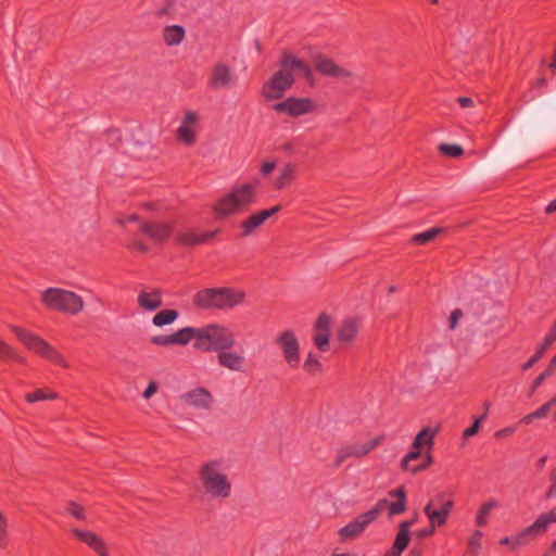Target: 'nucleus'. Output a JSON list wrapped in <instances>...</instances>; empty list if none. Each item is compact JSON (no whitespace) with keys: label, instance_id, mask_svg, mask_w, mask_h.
<instances>
[{"label":"nucleus","instance_id":"obj_55","mask_svg":"<svg viewBox=\"0 0 556 556\" xmlns=\"http://www.w3.org/2000/svg\"><path fill=\"white\" fill-rule=\"evenodd\" d=\"M458 102L463 108H469L473 105V100L468 97H460L458 98Z\"/></svg>","mask_w":556,"mask_h":556},{"label":"nucleus","instance_id":"obj_8","mask_svg":"<svg viewBox=\"0 0 556 556\" xmlns=\"http://www.w3.org/2000/svg\"><path fill=\"white\" fill-rule=\"evenodd\" d=\"M453 506V500L447 497L444 492H441L429 501L424 511L430 525L441 527L446 523Z\"/></svg>","mask_w":556,"mask_h":556},{"label":"nucleus","instance_id":"obj_17","mask_svg":"<svg viewBox=\"0 0 556 556\" xmlns=\"http://www.w3.org/2000/svg\"><path fill=\"white\" fill-rule=\"evenodd\" d=\"M218 364L231 371L243 372L247 367V358L242 353L223 348L217 354Z\"/></svg>","mask_w":556,"mask_h":556},{"label":"nucleus","instance_id":"obj_50","mask_svg":"<svg viewBox=\"0 0 556 556\" xmlns=\"http://www.w3.org/2000/svg\"><path fill=\"white\" fill-rule=\"evenodd\" d=\"M381 441H382V438H380V437L369 440L366 443V445L364 446V452H368V451L379 447Z\"/></svg>","mask_w":556,"mask_h":556},{"label":"nucleus","instance_id":"obj_28","mask_svg":"<svg viewBox=\"0 0 556 556\" xmlns=\"http://www.w3.org/2000/svg\"><path fill=\"white\" fill-rule=\"evenodd\" d=\"M185 38V29L179 25H170L164 28L163 39L167 46H178Z\"/></svg>","mask_w":556,"mask_h":556},{"label":"nucleus","instance_id":"obj_4","mask_svg":"<svg viewBox=\"0 0 556 556\" xmlns=\"http://www.w3.org/2000/svg\"><path fill=\"white\" fill-rule=\"evenodd\" d=\"M255 199L256 186L254 184H237L217 200L213 210L218 216L227 217L245 211L255 202Z\"/></svg>","mask_w":556,"mask_h":556},{"label":"nucleus","instance_id":"obj_58","mask_svg":"<svg viewBox=\"0 0 556 556\" xmlns=\"http://www.w3.org/2000/svg\"><path fill=\"white\" fill-rule=\"evenodd\" d=\"M216 232L217 231L202 233L201 237L203 238V242L210 240L212 237H214L216 235Z\"/></svg>","mask_w":556,"mask_h":556},{"label":"nucleus","instance_id":"obj_41","mask_svg":"<svg viewBox=\"0 0 556 556\" xmlns=\"http://www.w3.org/2000/svg\"><path fill=\"white\" fill-rule=\"evenodd\" d=\"M439 151L451 157H459L464 153V150L460 146L450 143H441L439 146Z\"/></svg>","mask_w":556,"mask_h":556},{"label":"nucleus","instance_id":"obj_61","mask_svg":"<svg viewBox=\"0 0 556 556\" xmlns=\"http://www.w3.org/2000/svg\"><path fill=\"white\" fill-rule=\"evenodd\" d=\"M402 553L394 554V546L386 553L384 556H401Z\"/></svg>","mask_w":556,"mask_h":556},{"label":"nucleus","instance_id":"obj_42","mask_svg":"<svg viewBox=\"0 0 556 556\" xmlns=\"http://www.w3.org/2000/svg\"><path fill=\"white\" fill-rule=\"evenodd\" d=\"M484 419H485V414L480 417H477L475 419L473 424L469 428L464 430L463 439L467 440V439L476 435L479 432L481 424L484 421Z\"/></svg>","mask_w":556,"mask_h":556},{"label":"nucleus","instance_id":"obj_62","mask_svg":"<svg viewBox=\"0 0 556 556\" xmlns=\"http://www.w3.org/2000/svg\"><path fill=\"white\" fill-rule=\"evenodd\" d=\"M139 217L136 214H131L127 217V222H138Z\"/></svg>","mask_w":556,"mask_h":556},{"label":"nucleus","instance_id":"obj_60","mask_svg":"<svg viewBox=\"0 0 556 556\" xmlns=\"http://www.w3.org/2000/svg\"><path fill=\"white\" fill-rule=\"evenodd\" d=\"M513 431H514V429H511V428H507V429H504V430H502V431H498V432L496 433V435H498V437L506 435V434L511 433Z\"/></svg>","mask_w":556,"mask_h":556},{"label":"nucleus","instance_id":"obj_52","mask_svg":"<svg viewBox=\"0 0 556 556\" xmlns=\"http://www.w3.org/2000/svg\"><path fill=\"white\" fill-rule=\"evenodd\" d=\"M435 526H432L430 525L428 528H425V529H421L419 531H417V536L418 538H426V536H430L434 533L435 531Z\"/></svg>","mask_w":556,"mask_h":556},{"label":"nucleus","instance_id":"obj_33","mask_svg":"<svg viewBox=\"0 0 556 556\" xmlns=\"http://www.w3.org/2000/svg\"><path fill=\"white\" fill-rule=\"evenodd\" d=\"M177 240L184 245H195L203 242L201 233L192 229H184L177 232Z\"/></svg>","mask_w":556,"mask_h":556},{"label":"nucleus","instance_id":"obj_7","mask_svg":"<svg viewBox=\"0 0 556 556\" xmlns=\"http://www.w3.org/2000/svg\"><path fill=\"white\" fill-rule=\"evenodd\" d=\"M41 301L49 308L73 315L84 308V301L78 294L60 288H49L43 291Z\"/></svg>","mask_w":556,"mask_h":556},{"label":"nucleus","instance_id":"obj_5","mask_svg":"<svg viewBox=\"0 0 556 556\" xmlns=\"http://www.w3.org/2000/svg\"><path fill=\"white\" fill-rule=\"evenodd\" d=\"M236 343L235 333L226 326L212 323L199 327V342H194V348L202 351L222 350L223 348H232Z\"/></svg>","mask_w":556,"mask_h":556},{"label":"nucleus","instance_id":"obj_46","mask_svg":"<svg viewBox=\"0 0 556 556\" xmlns=\"http://www.w3.org/2000/svg\"><path fill=\"white\" fill-rule=\"evenodd\" d=\"M554 404H556V396H555L551 402H548V403H546V404L542 405L539 409H536V410L534 412V416H535L536 418H543V417H545V416L547 415V413H548L549 408H551Z\"/></svg>","mask_w":556,"mask_h":556},{"label":"nucleus","instance_id":"obj_44","mask_svg":"<svg viewBox=\"0 0 556 556\" xmlns=\"http://www.w3.org/2000/svg\"><path fill=\"white\" fill-rule=\"evenodd\" d=\"M555 366H556V356L552 359L547 370L544 371L543 374H541L535 379V381L533 382V386H532V391H534L549 375H552Z\"/></svg>","mask_w":556,"mask_h":556},{"label":"nucleus","instance_id":"obj_14","mask_svg":"<svg viewBox=\"0 0 556 556\" xmlns=\"http://www.w3.org/2000/svg\"><path fill=\"white\" fill-rule=\"evenodd\" d=\"M313 63L316 70L321 75L338 79H345L352 77V73L349 70L344 68L343 66L336 63L333 60L324 54L314 55Z\"/></svg>","mask_w":556,"mask_h":556},{"label":"nucleus","instance_id":"obj_53","mask_svg":"<svg viewBox=\"0 0 556 556\" xmlns=\"http://www.w3.org/2000/svg\"><path fill=\"white\" fill-rule=\"evenodd\" d=\"M552 486L547 493L548 497L556 496V469L551 475Z\"/></svg>","mask_w":556,"mask_h":556},{"label":"nucleus","instance_id":"obj_63","mask_svg":"<svg viewBox=\"0 0 556 556\" xmlns=\"http://www.w3.org/2000/svg\"><path fill=\"white\" fill-rule=\"evenodd\" d=\"M135 245H136L137 249H139L142 252L147 251V247L144 244L140 243V242H137Z\"/></svg>","mask_w":556,"mask_h":556},{"label":"nucleus","instance_id":"obj_59","mask_svg":"<svg viewBox=\"0 0 556 556\" xmlns=\"http://www.w3.org/2000/svg\"><path fill=\"white\" fill-rule=\"evenodd\" d=\"M547 213L556 212V199L552 201L548 206L546 207Z\"/></svg>","mask_w":556,"mask_h":556},{"label":"nucleus","instance_id":"obj_3","mask_svg":"<svg viewBox=\"0 0 556 556\" xmlns=\"http://www.w3.org/2000/svg\"><path fill=\"white\" fill-rule=\"evenodd\" d=\"M245 292L230 287L207 288L193 295V304L201 309L230 311L239 306Z\"/></svg>","mask_w":556,"mask_h":556},{"label":"nucleus","instance_id":"obj_21","mask_svg":"<svg viewBox=\"0 0 556 556\" xmlns=\"http://www.w3.org/2000/svg\"><path fill=\"white\" fill-rule=\"evenodd\" d=\"M432 463L431 454H405L401 462L404 470L416 473L426 469Z\"/></svg>","mask_w":556,"mask_h":556},{"label":"nucleus","instance_id":"obj_10","mask_svg":"<svg viewBox=\"0 0 556 556\" xmlns=\"http://www.w3.org/2000/svg\"><path fill=\"white\" fill-rule=\"evenodd\" d=\"M274 110L283 112L292 117L306 115L315 111L316 104L309 98H288L282 102L276 103Z\"/></svg>","mask_w":556,"mask_h":556},{"label":"nucleus","instance_id":"obj_9","mask_svg":"<svg viewBox=\"0 0 556 556\" xmlns=\"http://www.w3.org/2000/svg\"><path fill=\"white\" fill-rule=\"evenodd\" d=\"M293 76L282 67L276 72L263 86L262 94L267 101L279 99L292 86Z\"/></svg>","mask_w":556,"mask_h":556},{"label":"nucleus","instance_id":"obj_32","mask_svg":"<svg viewBox=\"0 0 556 556\" xmlns=\"http://www.w3.org/2000/svg\"><path fill=\"white\" fill-rule=\"evenodd\" d=\"M498 501L491 498L483 503L481 507L478 510L476 523L479 527H484L488 523L489 515L492 509L496 508L498 506Z\"/></svg>","mask_w":556,"mask_h":556},{"label":"nucleus","instance_id":"obj_16","mask_svg":"<svg viewBox=\"0 0 556 556\" xmlns=\"http://www.w3.org/2000/svg\"><path fill=\"white\" fill-rule=\"evenodd\" d=\"M331 325L332 318L326 313H321L315 321L313 339L316 348L323 352L329 349Z\"/></svg>","mask_w":556,"mask_h":556},{"label":"nucleus","instance_id":"obj_35","mask_svg":"<svg viewBox=\"0 0 556 556\" xmlns=\"http://www.w3.org/2000/svg\"><path fill=\"white\" fill-rule=\"evenodd\" d=\"M313 426L321 431L330 432L337 429V424H333V417L330 414L319 415L316 420H312Z\"/></svg>","mask_w":556,"mask_h":556},{"label":"nucleus","instance_id":"obj_37","mask_svg":"<svg viewBox=\"0 0 556 556\" xmlns=\"http://www.w3.org/2000/svg\"><path fill=\"white\" fill-rule=\"evenodd\" d=\"M442 232L441 228H431L421 233L415 235L412 240L416 244H426L432 240H434Z\"/></svg>","mask_w":556,"mask_h":556},{"label":"nucleus","instance_id":"obj_34","mask_svg":"<svg viewBox=\"0 0 556 556\" xmlns=\"http://www.w3.org/2000/svg\"><path fill=\"white\" fill-rule=\"evenodd\" d=\"M178 317V312L174 309H165L159 312L152 319V323L156 327H163L165 325H170Z\"/></svg>","mask_w":556,"mask_h":556},{"label":"nucleus","instance_id":"obj_56","mask_svg":"<svg viewBox=\"0 0 556 556\" xmlns=\"http://www.w3.org/2000/svg\"><path fill=\"white\" fill-rule=\"evenodd\" d=\"M501 544L503 545H508L510 547V549L514 551V541H513V536H505L503 538L501 541H500Z\"/></svg>","mask_w":556,"mask_h":556},{"label":"nucleus","instance_id":"obj_27","mask_svg":"<svg viewBox=\"0 0 556 556\" xmlns=\"http://www.w3.org/2000/svg\"><path fill=\"white\" fill-rule=\"evenodd\" d=\"M437 431L430 428L422 429L413 442V447L415 450H431L433 446V439Z\"/></svg>","mask_w":556,"mask_h":556},{"label":"nucleus","instance_id":"obj_25","mask_svg":"<svg viewBox=\"0 0 556 556\" xmlns=\"http://www.w3.org/2000/svg\"><path fill=\"white\" fill-rule=\"evenodd\" d=\"M414 520H405L400 523L397 534L393 546L394 554L403 553L409 543V529L414 525Z\"/></svg>","mask_w":556,"mask_h":556},{"label":"nucleus","instance_id":"obj_40","mask_svg":"<svg viewBox=\"0 0 556 556\" xmlns=\"http://www.w3.org/2000/svg\"><path fill=\"white\" fill-rule=\"evenodd\" d=\"M9 544V522L7 516L0 510V548Z\"/></svg>","mask_w":556,"mask_h":556},{"label":"nucleus","instance_id":"obj_26","mask_svg":"<svg viewBox=\"0 0 556 556\" xmlns=\"http://www.w3.org/2000/svg\"><path fill=\"white\" fill-rule=\"evenodd\" d=\"M138 304L143 309L155 311L162 306L161 293L157 290L141 291L138 294Z\"/></svg>","mask_w":556,"mask_h":556},{"label":"nucleus","instance_id":"obj_29","mask_svg":"<svg viewBox=\"0 0 556 556\" xmlns=\"http://www.w3.org/2000/svg\"><path fill=\"white\" fill-rule=\"evenodd\" d=\"M174 344L186 345L192 339L199 342V328L185 327L173 333Z\"/></svg>","mask_w":556,"mask_h":556},{"label":"nucleus","instance_id":"obj_51","mask_svg":"<svg viewBox=\"0 0 556 556\" xmlns=\"http://www.w3.org/2000/svg\"><path fill=\"white\" fill-rule=\"evenodd\" d=\"M275 163L271 162V161H266L262 164L261 166V173L264 175V176H267L269 175L274 169H275Z\"/></svg>","mask_w":556,"mask_h":556},{"label":"nucleus","instance_id":"obj_18","mask_svg":"<svg viewBox=\"0 0 556 556\" xmlns=\"http://www.w3.org/2000/svg\"><path fill=\"white\" fill-rule=\"evenodd\" d=\"M73 535L89 546L98 556H109L105 542L96 532L85 529H72Z\"/></svg>","mask_w":556,"mask_h":556},{"label":"nucleus","instance_id":"obj_49","mask_svg":"<svg viewBox=\"0 0 556 556\" xmlns=\"http://www.w3.org/2000/svg\"><path fill=\"white\" fill-rule=\"evenodd\" d=\"M13 356V350L0 338V357Z\"/></svg>","mask_w":556,"mask_h":556},{"label":"nucleus","instance_id":"obj_36","mask_svg":"<svg viewBox=\"0 0 556 556\" xmlns=\"http://www.w3.org/2000/svg\"><path fill=\"white\" fill-rule=\"evenodd\" d=\"M25 399L29 403H34V402H37V401H46V400L47 401H52V400L58 399V394L55 392H52V391L38 389L35 392H33V393L26 394Z\"/></svg>","mask_w":556,"mask_h":556},{"label":"nucleus","instance_id":"obj_47","mask_svg":"<svg viewBox=\"0 0 556 556\" xmlns=\"http://www.w3.org/2000/svg\"><path fill=\"white\" fill-rule=\"evenodd\" d=\"M318 366H319V362H318L317 357L313 353H308L307 358L304 363V367L307 370L313 371Z\"/></svg>","mask_w":556,"mask_h":556},{"label":"nucleus","instance_id":"obj_11","mask_svg":"<svg viewBox=\"0 0 556 556\" xmlns=\"http://www.w3.org/2000/svg\"><path fill=\"white\" fill-rule=\"evenodd\" d=\"M282 355L287 364L294 368L300 362V346L299 342L292 331L286 330L277 337Z\"/></svg>","mask_w":556,"mask_h":556},{"label":"nucleus","instance_id":"obj_39","mask_svg":"<svg viewBox=\"0 0 556 556\" xmlns=\"http://www.w3.org/2000/svg\"><path fill=\"white\" fill-rule=\"evenodd\" d=\"M535 538L530 531V528H525L521 532L513 536L514 551L520 546L527 545L531 539Z\"/></svg>","mask_w":556,"mask_h":556},{"label":"nucleus","instance_id":"obj_43","mask_svg":"<svg viewBox=\"0 0 556 556\" xmlns=\"http://www.w3.org/2000/svg\"><path fill=\"white\" fill-rule=\"evenodd\" d=\"M483 533L480 530L473 531L471 536L468 540V547L476 552L481 547Z\"/></svg>","mask_w":556,"mask_h":556},{"label":"nucleus","instance_id":"obj_24","mask_svg":"<svg viewBox=\"0 0 556 556\" xmlns=\"http://www.w3.org/2000/svg\"><path fill=\"white\" fill-rule=\"evenodd\" d=\"M141 229L150 238L156 241H162L169 236L172 226L165 223H144L141 225Z\"/></svg>","mask_w":556,"mask_h":556},{"label":"nucleus","instance_id":"obj_31","mask_svg":"<svg viewBox=\"0 0 556 556\" xmlns=\"http://www.w3.org/2000/svg\"><path fill=\"white\" fill-rule=\"evenodd\" d=\"M295 168L292 164L288 163L283 167L280 168L279 176L275 181V187L277 189L286 188L294 178Z\"/></svg>","mask_w":556,"mask_h":556},{"label":"nucleus","instance_id":"obj_64","mask_svg":"<svg viewBox=\"0 0 556 556\" xmlns=\"http://www.w3.org/2000/svg\"><path fill=\"white\" fill-rule=\"evenodd\" d=\"M538 84H539L540 86H543V87H544V86H546L547 81H546V79H545V78H540V79L538 80Z\"/></svg>","mask_w":556,"mask_h":556},{"label":"nucleus","instance_id":"obj_30","mask_svg":"<svg viewBox=\"0 0 556 556\" xmlns=\"http://www.w3.org/2000/svg\"><path fill=\"white\" fill-rule=\"evenodd\" d=\"M556 340V323L554 328L548 332V334L543 340V344L540 350L522 366L523 370H528L531 368L543 355L545 350L552 344V342Z\"/></svg>","mask_w":556,"mask_h":556},{"label":"nucleus","instance_id":"obj_6","mask_svg":"<svg viewBox=\"0 0 556 556\" xmlns=\"http://www.w3.org/2000/svg\"><path fill=\"white\" fill-rule=\"evenodd\" d=\"M11 329L28 350L64 368L70 366L63 355L42 338L17 326H11Z\"/></svg>","mask_w":556,"mask_h":556},{"label":"nucleus","instance_id":"obj_2","mask_svg":"<svg viewBox=\"0 0 556 556\" xmlns=\"http://www.w3.org/2000/svg\"><path fill=\"white\" fill-rule=\"evenodd\" d=\"M199 480L205 494L211 497L224 500L231 494L227 466L219 459L204 463L199 470Z\"/></svg>","mask_w":556,"mask_h":556},{"label":"nucleus","instance_id":"obj_38","mask_svg":"<svg viewBox=\"0 0 556 556\" xmlns=\"http://www.w3.org/2000/svg\"><path fill=\"white\" fill-rule=\"evenodd\" d=\"M65 511L70 516H72L73 518H75L77 520L84 521L87 519V514H86L85 508L80 504H78L74 501H70L66 504Z\"/></svg>","mask_w":556,"mask_h":556},{"label":"nucleus","instance_id":"obj_12","mask_svg":"<svg viewBox=\"0 0 556 556\" xmlns=\"http://www.w3.org/2000/svg\"><path fill=\"white\" fill-rule=\"evenodd\" d=\"M236 84V75L225 63H216L208 77V86L213 90L229 89Z\"/></svg>","mask_w":556,"mask_h":556},{"label":"nucleus","instance_id":"obj_54","mask_svg":"<svg viewBox=\"0 0 556 556\" xmlns=\"http://www.w3.org/2000/svg\"><path fill=\"white\" fill-rule=\"evenodd\" d=\"M462 317V312L456 309L454 311L452 314H451V317H450V323H451V328H455L456 327V324L458 321V319Z\"/></svg>","mask_w":556,"mask_h":556},{"label":"nucleus","instance_id":"obj_1","mask_svg":"<svg viewBox=\"0 0 556 556\" xmlns=\"http://www.w3.org/2000/svg\"><path fill=\"white\" fill-rule=\"evenodd\" d=\"M390 497H395L396 501L389 503L387 498L378 501V503L368 511L359 515L357 518L349 522L346 526L339 530V534L344 540H352L358 536L377 517L386 509L389 508V516L400 515L406 509V492L403 486L391 490Z\"/></svg>","mask_w":556,"mask_h":556},{"label":"nucleus","instance_id":"obj_22","mask_svg":"<svg viewBox=\"0 0 556 556\" xmlns=\"http://www.w3.org/2000/svg\"><path fill=\"white\" fill-rule=\"evenodd\" d=\"M280 64H281V67L289 70L290 73H291V71H295L296 73H299L300 75L305 77L309 81V84H312V85L314 84L313 72H312L311 67L308 66V64L304 63L303 61L295 58L294 55L285 54Z\"/></svg>","mask_w":556,"mask_h":556},{"label":"nucleus","instance_id":"obj_48","mask_svg":"<svg viewBox=\"0 0 556 556\" xmlns=\"http://www.w3.org/2000/svg\"><path fill=\"white\" fill-rule=\"evenodd\" d=\"M159 390V384L155 381H150L147 389L143 391L142 396L146 400L151 399Z\"/></svg>","mask_w":556,"mask_h":556},{"label":"nucleus","instance_id":"obj_13","mask_svg":"<svg viewBox=\"0 0 556 556\" xmlns=\"http://www.w3.org/2000/svg\"><path fill=\"white\" fill-rule=\"evenodd\" d=\"M199 119L200 116L197 112L191 110L185 112L180 125L177 128V139L181 143L192 146L195 142Z\"/></svg>","mask_w":556,"mask_h":556},{"label":"nucleus","instance_id":"obj_23","mask_svg":"<svg viewBox=\"0 0 556 556\" xmlns=\"http://www.w3.org/2000/svg\"><path fill=\"white\" fill-rule=\"evenodd\" d=\"M556 522V507L549 511L541 514L535 521L528 526L534 536L544 533L552 523Z\"/></svg>","mask_w":556,"mask_h":556},{"label":"nucleus","instance_id":"obj_45","mask_svg":"<svg viewBox=\"0 0 556 556\" xmlns=\"http://www.w3.org/2000/svg\"><path fill=\"white\" fill-rule=\"evenodd\" d=\"M151 341L156 345L167 346L174 345L173 334L169 336H155L151 338Z\"/></svg>","mask_w":556,"mask_h":556},{"label":"nucleus","instance_id":"obj_19","mask_svg":"<svg viewBox=\"0 0 556 556\" xmlns=\"http://www.w3.org/2000/svg\"><path fill=\"white\" fill-rule=\"evenodd\" d=\"M280 211V206L276 205L268 210L260 211L252 214L245 220L241 223V228L243 229V236L251 235L255 229L261 227L266 219L271 217L274 214Z\"/></svg>","mask_w":556,"mask_h":556},{"label":"nucleus","instance_id":"obj_57","mask_svg":"<svg viewBox=\"0 0 556 556\" xmlns=\"http://www.w3.org/2000/svg\"><path fill=\"white\" fill-rule=\"evenodd\" d=\"M534 419H536V417L534 416V413H532V414H529V415L525 416L520 420V422L528 425V424L532 422Z\"/></svg>","mask_w":556,"mask_h":556},{"label":"nucleus","instance_id":"obj_15","mask_svg":"<svg viewBox=\"0 0 556 556\" xmlns=\"http://www.w3.org/2000/svg\"><path fill=\"white\" fill-rule=\"evenodd\" d=\"M180 401L195 409L208 410L213 405L212 394L204 388L198 387L180 395Z\"/></svg>","mask_w":556,"mask_h":556},{"label":"nucleus","instance_id":"obj_20","mask_svg":"<svg viewBox=\"0 0 556 556\" xmlns=\"http://www.w3.org/2000/svg\"><path fill=\"white\" fill-rule=\"evenodd\" d=\"M361 327V319L357 317H346L338 326L337 338L341 343L353 342Z\"/></svg>","mask_w":556,"mask_h":556}]
</instances>
